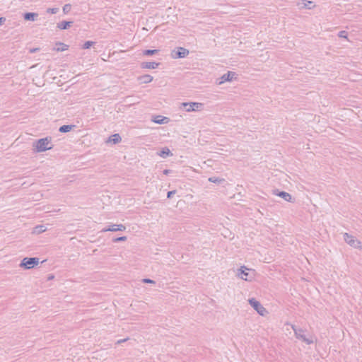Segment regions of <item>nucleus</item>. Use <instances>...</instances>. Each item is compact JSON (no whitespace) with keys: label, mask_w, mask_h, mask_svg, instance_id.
I'll return each instance as SVG.
<instances>
[{"label":"nucleus","mask_w":362,"mask_h":362,"mask_svg":"<svg viewBox=\"0 0 362 362\" xmlns=\"http://www.w3.org/2000/svg\"><path fill=\"white\" fill-rule=\"evenodd\" d=\"M344 240L347 244L354 247L358 248L361 247V243L356 240L353 235H349L347 233L344 234Z\"/></svg>","instance_id":"8"},{"label":"nucleus","mask_w":362,"mask_h":362,"mask_svg":"<svg viewBox=\"0 0 362 362\" xmlns=\"http://www.w3.org/2000/svg\"><path fill=\"white\" fill-rule=\"evenodd\" d=\"M126 227L122 224H112L109 228H105L101 231L107 232V231H124L125 230Z\"/></svg>","instance_id":"11"},{"label":"nucleus","mask_w":362,"mask_h":362,"mask_svg":"<svg viewBox=\"0 0 362 362\" xmlns=\"http://www.w3.org/2000/svg\"><path fill=\"white\" fill-rule=\"evenodd\" d=\"M180 106L184 107L187 112L201 111L204 108L203 103L197 102L182 103Z\"/></svg>","instance_id":"3"},{"label":"nucleus","mask_w":362,"mask_h":362,"mask_svg":"<svg viewBox=\"0 0 362 362\" xmlns=\"http://www.w3.org/2000/svg\"><path fill=\"white\" fill-rule=\"evenodd\" d=\"M189 53V52L187 49L180 47L172 51L171 57L173 59L185 58Z\"/></svg>","instance_id":"7"},{"label":"nucleus","mask_w":362,"mask_h":362,"mask_svg":"<svg viewBox=\"0 0 362 362\" xmlns=\"http://www.w3.org/2000/svg\"><path fill=\"white\" fill-rule=\"evenodd\" d=\"M58 11H59L58 8H47V12L52 13V14H55L58 12Z\"/></svg>","instance_id":"27"},{"label":"nucleus","mask_w":362,"mask_h":362,"mask_svg":"<svg viewBox=\"0 0 362 362\" xmlns=\"http://www.w3.org/2000/svg\"><path fill=\"white\" fill-rule=\"evenodd\" d=\"M158 52V49H146L144 50L143 54L145 56H151Z\"/></svg>","instance_id":"23"},{"label":"nucleus","mask_w":362,"mask_h":362,"mask_svg":"<svg viewBox=\"0 0 362 362\" xmlns=\"http://www.w3.org/2000/svg\"><path fill=\"white\" fill-rule=\"evenodd\" d=\"M251 271L245 266H242L238 270L237 276L243 280L251 281L254 278V274L250 273Z\"/></svg>","instance_id":"4"},{"label":"nucleus","mask_w":362,"mask_h":362,"mask_svg":"<svg viewBox=\"0 0 362 362\" xmlns=\"http://www.w3.org/2000/svg\"><path fill=\"white\" fill-rule=\"evenodd\" d=\"M73 24L72 21H62L57 23V27L60 30H66Z\"/></svg>","instance_id":"15"},{"label":"nucleus","mask_w":362,"mask_h":362,"mask_svg":"<svg viewBox=\"0 0 362 362\" xmlns=\"http://www.w3.org/2000/svg\"><path fill=\"white\" fill-rule=\"evenodd\" d=\"M176 191L175 190H173V191H169L167 194V197L168 199L171 198L175 194Z\"/></svg>","instance_id":"31"},{"label":"nucleus","mask_w":362,"mask_h":362,"mask_svg":"<svg viewBox=\"0 0 362 362\" xmlns=\"http://www.w3.org/2000/svg\"><path fill=\"white\" fill-rule=\"evenodd\" d=\"M168 121L169 119L168 117L161 115H158L153 119V122L159 124H166Z\"/></svg>","instance_id":"17"},{"label":"nucleus","mask_w":362,"mask_h":362,"mask_svg":"<svg viewBox=\"0 0 362 362\" xmlns=\"http://www.w3.org/2000/svg\"><path fill=\"white\" fill-rule=\"evenodd\" d=\"M75 127V125H63L59 127V131L62 133H66L72 130Z\"/></svg>","instance_id":"20"},{"label":"nucleus","mask_w":362,"mask_h":362,"mask_svg":"<svg viewBox=\"0 0 362 362\" xmlns=\"http://www.w3.org/2000/svg\"><path fill=\"white\" fill-rule=\"evenodd\" d=\"M235 78L236 74L235 72L228 71L226 74H224L220 78H218L216 83L218 85H221L227 81H232L233 79Z\"/></svg>","instance_id":"9"},{"label":"nucleus","mask_w":362,"mask_h":362,"mask_svg":"<svg viewBox=\"0 0 362 362\" xmlns=\"http://www.w3.org/2000/svg\"><path fill=\"white\" fill-rule=\"evenodd\" d=\"M50 144L51 138L45 137L36 141L33 146L37 152H43L52 148V146H49Z\"/></svg>","instance_id":"1"},{"label":"nucleus","mask_w":362,"mask_h":362,"mask_svg":"<svg viewBox=\"0 0 362 362\" xmlns=\"http://www.w3.org/2000/svg\"><path fill=\"white\" fill-rule=\"evenodd\" d=\"M127 340H128V338L123 339H119V340H118V341L116 342V344H121V343H123V342H124V341H127Z\"/></svg>","instance_id":"32"},{"label":"nucleus","mask_w":362,"mask_h":362,"mask_svg":"<svg viewBox=\"0 0 362 362\" xmlns=\"http://www.w3.org/2000/svg\"><path fill=\"white\" fill-rule=\"evenodd\" d=\"M338 36L341 38L347 39V32L345 30H341L339 33Z\"/></svg>","instance_id":"28"},{"label":"nucleus","mask_w":362,"mask_h":362,"mask_svg":"<svg viewBox=\"0 0 362 362\" xmlns=\"http://www.w3.org/2000/svg\"><path fill=\"white\" fill-rule=\"evenodd\" d=\"M121 139V136L118 134H113L110 137V141L112 142L113 144H117L120 142Z\"/></svg>","instance_id":"22"},{"label":"nucleus","mask_w":362,"mask_h":362,"mask_svg":"<svg viewBox=\"0 0 362 362\" xmlns=\"http://www.w3.org/2000/svg\"><path fill=\"white\" fill-rule=\"evenodd\" d=\"M162 158H166L170 156H173L170 149L167 147L163 148L160 153H158Z\"/></svg>","instance_id":"19"},{"label":"nucleus","mask_w":362,"mask_h":362,"mask_svg":"<svg viewBox=\"0 0 362 362\" xmlns=\"http://www.w3.org/2000/svg\"><path fill=\"white\" fill-rule=\"evenodd\" d=\"M93 44H95V42L86 41L83 45V49H89Z\"/></svg>","instance_id":"25"},{"label":"nucleus","mask_w":362,"mask_h":362,"mask_svg":"<svg viewBox=\"0 0 362 362\" xmlns=\"http://www.w3.org/2000/svg\"><path fill=\"white\" fill-rule=\"evenodd\" d=\"M209 181L214 183H221L224 181V179H221L216 177H211L209 178Z\"/></svg>","instance_id":"24"},{"label":"nucleus","mask_w":362,"mask_h":362,"mask_svg":"<svg viewBox=\"0 0 362 362\" xmlns=\"http://www.w3.org/2000/svg\"><path fill=\"white\" fill-rule=\"evenodd\" d=\"M53 277H54L53 276H49V279H52Z\"/></svg>","instance_id":"36"},{"label":"nucleus","mask_w":362,"mask_h":362,"mask_svg":"<svg viewBox=\"0 0 362 362\" xmlns=\"http://www.w3.org/2000/svg\"><path fill=\"white\" fill-rule=\"evenodd\" d=\"M142 282L145 283V284H156L155 281L150 279H143Z\"/></svg>","instance_id":"30"},{"label":"nucleus","mask_w":362,"mask_h":362,"mask_svg":"<svg viewBox=\"0 0 362 362\" xmlns=\"http://www.w3.org/2000/svg\"><path fill=\"white\" fill-rule=\"evenodd\" d=\"M39 264V258L37 257H25L23 259L20 264L21 267H23L26 269L33 268L35 266Z\"/></svg>","instance_id":"5"},{"label":"nucleus","mask_w":362,"mask_h":362,"mask_svg":"<svg viewBox=\"0 0 362 362\" xmlns=\"http://www.w3.org/2000/svg\"><path fill=\"white\" fill-rule=\"evenodd\" d=\"M6 21V18L4 17H0V25H2Z\"/></svg>","instance_id":"34"},{"label":"nucleus","mask_w":362,"mask_h":362,"mask_svg":"<svg viewBox=\"0 0 362 362\" xmlns=\"http://www.w3.org/2000/svg\"><path fill=\"white\" fill-rule=\"evenodd\" d=\"M37 16L38 14L37 13H25L23 18L25 21H35Z\"/></svg>","instance_id":"18"},{"label":"nucleus","mask_w":362,"mask_h":362,"mask_svg":"<svg viewBox=\"0 0 362 362\" xmlns=\"http://www.w3.org/2000/svg\"><path fill=\"white\" fill-rule=\"evenodd\" d=\"M71 4H65L63 6V12L64 13H68L71 11Z\"/></svg>","instance_id":"26"},{"label":"nucleus","mask_w":362,"mask_h":362,"mask_svg":"<svg viewBox=\"0 0 362 362\" xmlns=\"http://www.w3.org/2000/svg\"><path fill=\"white\" fill-rule=\"evenodd\" d=\"M39 50H40L39 48H32V49H30V53H34V52H35L37 51H39Z\"/></svg>","instance_id":"33"},{"label":"nucleus","mask_w":362,"mask_h":362,"mask_svg":"<svg viewBox=\"0 0 362 362\" xmlns=\"http://www.w3.org/2000/svg\"><path fill=\"white\" fill-rule=\"evenodd\" d=\"M153 78L149 74H144L138 77V80L142 83H148L153 81Z\"/></svg>","instance_id":"16"},{"label":"nucleus","mask_w":362,"mask_h":362,"mask_svg":"<svg viewBox=\"0 0 362 362\" xmlns=\"http://www.w3.org/2000/svg\"><path fill=\"white\" fill-rule=\"evenodd\" d=\"M170 171H171L170 170L165 169L163 170V174L167 175L170 173Z\"/></svg>","instance_id":"35"},{"label":"nucleus","mask_w":362,"mask_h":362,"mask_svg":"<svg viewBox=\"0 0 362 362\" xmlns=\"http://www.w3.org/2000/svg\"><path fill=\"white\" fill-rule=\"evenodd\" d=\"M248 301L250 305L257 312L258 314L262 316H264L267 314L268 312L266 308L256 299L250 298Z\"/></svg>","instance_id":"6"},{"label":"nucleus","mask_w":362,"mask_h":362,"mask_svg":"<svg viewBox=\"0 0 362 362\" xmlns=\"http://www.w3.org/2000/svg\"><path fill=\"white\" fill-rule=\"evenodd\" d=\"M126 240H127L126 236H121V237L116 238L113 239V242H115V243L122 242V241H125Z\"/></svg>","instance_id":"29"},{"label":"nucleus","mask_w":362,"mask_h":362,"mask_svg":"<svg viewBox=\"0 0 362 362\" xmlns=\"http://www.w3.org/2000/svg\"><path fill=\"white\" fill-rule=\"evenodd\" d=\"M291 326L297 339L303 341L307 344H312L314 343L313 337H307L306 335L305 334V331L303 329L298 328L296 326L293 325H291Z\"/></svg>","instance_id":"2"},{"label":"nucleus","mask_w":362,"mask_h":362,"mask_svg":"<svg viewBox=\"0 0 362 362\" xmlns=\"http://www.w3.org/2000/svg\"><path fill=\"white\" fill-rule=\"evenodd\" d=\"M298 6L300 8H308L311 9L315 7V4L310 1H303L301 3H298Z\"/></svg>","instance_id":"13"},{"label":"nucleus","mask_w":362,"mask_h":362,"mask_svg":"<svg viewBox=\"0 0 362 362\" xmlns=\"http://www.w3.org/2000/svg\"><path fill=\"white\" fill-rule=\"evenodd\" d=\"M274 194L281 197L286 202H288L291 203L294 202V199L292 197V196L289 193H288L286 192H284V191L279 192L278 189H276V190L274 191Z\"/></svg>","instance_id":"10"},{"label":"nucleus","mask_w":362,"mask_h":362,"mask_svg":"<svg viewBox=\"0 0 362 362\" xmlns=\"http://www.w3.org/2000/svg\"><path fill=\"white\" fill-rule=\"evenodd\" d=\"M160 63L154 62H144L141 64V67L142 69H155L158 67Z\"/></svg>","instance_id":"12"},{"label":"nucleus","mask_w":362,"mask_h":362,"mask_svg":"<svg viewBox=\"0 0 362 362\" xmlns=\"http://www.w3.org/2000/svg\"><path fill=\"white\" fill-rule=\"evenodd\" d=\"M69 48V46L63 42H56L55 46L53 48V50L56 52H62L67 50Z\"/></svg>","instance_id":"14"},{"label":"nucleus","mask_w":362,"mask_h":362,"mask_svg":"<svg viewBox=\"0 0 362 362\" xmlns=\"http://www.w3.org/2000/svg\"><path fill=\"white\" fill-rule=\"evenodd\" d=\"M46 230H47V228L45 226L39 225L34 228L33 233L40 234V233H42L46 231Z\"/></svg>","instance_id":"21"}]
</instances>
